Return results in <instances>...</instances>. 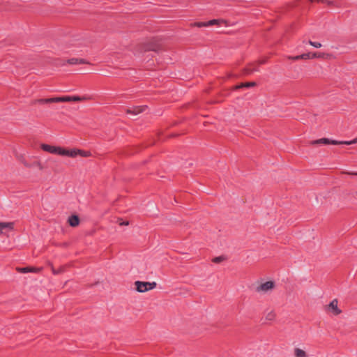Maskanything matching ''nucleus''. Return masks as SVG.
Segmentation results:
<instances>
[{"label": "nucleus", "instance_id": "aec40b11", "mask_svg": "<svg viewBox=\"0 0 357 357\" xmlns=\"http://www.w3.org/2000/svg\"><path fill=\"white\" fill-rule=\"evenodd\" d=\"M65 268H66V267L62 266H60L58 269H55L52 266V271L53 274H54V275H57V274H59V273H61L64 272Z\"/></svg>", "mask_w": 357, "mask_h": 357}, {"label": "nucleus", "instance_id": "412c9836", "mask_svg": "<svg viewBox=\"0 0 357 357\" xmlns=\"http://www.w3.org/2000/svg\"><path fill=\"white\" fill-rule=\"evenodd\" d=\"M275 313L273 311H271L266 315V319L273 321L275 319Z\"/></svg>", "mask_w": 357, "mask_h": 357}, {"label": "nucleus", "instance_id": "c756f323", "mask_svg": "<svg viewBox=\"0 0 357 357\" xmlns=\"http://www.w3.org/2000/svg\"><path fill=\"white\" fill-rule=\"evenodd\" d=\"M266 62V59H263V60H260L258 61V64H264Z\"/></svg>", "mask_w": 357, "mask_h": 357}, {"label": "nucleus", "instance_id": "c85d7f7f", "mask_svg": "<svg viewBox=\"0 0 357 357\" xmlns=\"http://www.w3.org/2000/svg\"><path fill=\"white\" fill-rule=\"evenodd\" d=\"M345 174H347L349 175L357 176V172H345Z\"/></svg>", "mask_w": 357, "mask_h": 357}, {"label": "nucleus", "instance_id": "f03ea898", "mask_svg": "<svg viewBox=\"0 0 357 357\" xmlns=\"http://www.w3.org/2000/svg\"><path fill=\"white\" fill-rule=\"evenodd\" d=\"M41 149L44 151H47L50 153L66 156L67 149L60 147V146H51V145L46 144H42Z\"/></svg>", "mask_w": 357, "mask_h": 357}, {"label": "nucleus", "instance_id": "9d476101", "mask_svg": "<svg viewBox=\"0 0 357 357\" xmlns=\"http://www.w3.org/2000/svg\"><path fill=\"white\" fill-rule=\"evenodd\" d=\"M54 103V97L50 98H39L32 100L31 102V105H34L36 104L43 105V104H50Z\"/></svg>", "mask_w": 357, "mask_h": 357}, {"label": "nucleus", "instance_id": "bb28decb", "mask_svg": "<svg viewBox=\"0 0 357 357\" xmlns=\"http://www.w3.org/2000/svg\"><path fill=\"white\" fill-rule=\"evenodd\" d=\"M22 162L26 167L30 168L32 167V164L27 162L25 160H22Z\"/></svg>", "mask_w": 357, "mask_h": 357}, {"label": "nucleus", "instance_id": "7c9ffc66", "mask_svg": "<svg viewBox=\"0 0 357 357\" xmlns=\"http://www.w3.org/2000/svg\"><path fill=\"white\" fill-rule=\"evenodd\" d=\"M128 222H123L122 223H120V225H128Z\"/></svg>", "mask_w": 357, "mask_h": 357}, {"label": "nucleus", "instance_id": "dca6fc26", "mask_svg": "<svg viewBox=\"0 0 357 357\" xmlns=\"http://www.w3.org/2000/svg\"><path fill=\"white\" fill-rule=\"evenodd\" d=\"M70 65H76V64H86L89 63L85 59H77V58H72L68 60L67 61Z\"/></svg>", "mask_w": 357, "mask_h": 357}, {"label": "nucleus", "instance_id": "a211bd4d", "mask_svg": "<svg viewBox=\"0 0 357 357\" xmlns=\"http://www.w3.org/2000/svg\"><path fill=\"white\" fill-rule=\"evenodd\" d=\"M258 68L255 67V64H250L248 67L245 68L244 73L246 75H249L255 71H258Z\"/></svg>", "mask_w": 357, "mask_h": 357}, {"label": "nucleus", "instance_id": "9b49d317", "mask_svg": "<svg viewBox=\"0 0 357 357\" xmlns=\"http://www.w3.org/2000/svg\"><path fill=\"white\" fill-rule=\"evenodd\" d=\"M147 108L146 106H136L126 109V113L130 114H138Z\"/></svg>", "mask_w": 357, "mask_h": 357}, {"label": "nucleus", "instance_id": "ddd939ff", "mask_svg": "<svg viewBox=\"0 0 357 357\" xmlns=\"http://www.w3.org/2000/svg\"><path fill=\"white\" fill-rule=\"evenodd\" d=\"M68 222L71 227H77L79 224V218L77 215H72L68 218Z\"/></svg>", "mask_w": 357, "mask_h": 357}, {"label": "nucleus", "instance_id": "a878e982", "mask_svg": "<svg viewBox=\"0 0 357 357\" xmlns=\"http://www.w3.org/2000/svg\"><path fill=\"white\" fill-rule=\"evenodd\" d=\"M32 166H36L39 169H43V167L41 164L40 162L39 161H36V162H34L33 164H32Z\"/></svg>", "mask_w": 357, "mask_h": 357}, {"label": "nucleus", "instance_id": "6ab92c4d", "mask_svg": "<svg viewBox=\"0 0 357 357\" xmlns=\"http://www.w3.org/2000/svg\"><path fill=\"white\" fill-rule=\"evenodd\" d=\"M294 356L295 357H307V355L305 351L299 348L294 349Z\"/></svg>", "mask_w": 357, "mask_h": 357}, {"label": "nucleus", "instance_id": "f3484780", "mask_svg": "<svg viewBox=\"0 0 357 357\" xmlns=\"http://www.w3.org/2000/svg\"><path fill=\"white\" fill-rule=\"evenodd\" d=\"M14 228L13 222H0V232H3V230L5 229H8L9 230H13Z\"/></svg>", "mask_w": 357, "mask_h": 357}, {"label": "nucleus", "instance_id": "7ed1b4c3", "mask_svg": "<svg viewBox=\"0 0 357 357\" xmlns=\"http://www.w3.org/2000/svg\"><path fill=\"white\" fill-rule=\"evenodd\" d=\"M135 285L136 287V290L139 292H146L149 290H151L154 289L157 284L155 282H141V281H136L135 282Z\"/></svg>", "mask_w": 357, "mask_h": 357}, {"label": "nucleus", "instance_id": "20e7f679", "mask_svg": "<svg viewBox=\"0 0 357 357\" xmlns=\"http://www.w3.org/2000/svg\"><path fill=\"white\" fill-rule=\"evenodd\" d=\"M78 155L83 158H88L91 156V153L89 151H84L78 149H67L66 156L75 158Z\"/></svg>", "mask_w": 357, "mask_h": 357}, {"label": "nucleus", "instance_id": "393cba45", "mask_svg": "<svg viewBox=\"0 0 357 357\" xmlns=\"http://www.w3.org/2000/svg\"><path fill=\"white\" fill-rule=\"evenodd\" d=\"M357 143V137L351 141H342V144L350 145Z\"/></svg>", "mask_w": 357, "mask_h": 357}, {"label": "nucleus", "instance_id": "39448f33", "mask_svg": "<svg viewBox=\"0 0 357 357\" xmlns=\"http://www.w3.org/2000/svg\"><path fill=\"white\" fill-rule=\"evenodd\" d=\"M89 98L86 96H62V97H54V103L61 102H71V101H84L89 100Z\"/></svg>", "mask_w": 357, "mask_h": 357}, {"label": "nucleus", "instance_id": "cd10ccee", "mask_svg": "<svg viewBox=\"0 0 357 357\" xmlns=\"http://www.w3.org/2000/svg\"><path fill=\"white\" fill-rule=\"evenodd\" d=\"M317 57H321L320 53L314 52L312 54H311V59L312 58H317Z\"/></svg>", "mask_w": 357, "mask_h": 357}, {"label": "nucleus", "instance_id": "f8f14e48", "mask_svg": "<svg viewBox=\"0 0 357 357\" xmlns=\"http://www.w3.org/2000/svg\"><path fill=\"white\" fill-rule=\"evenodd\" d=\"M40 270H41V268L29 267V266L23 267V268H17V271L19 273H30V272L37 273V272H39Z\"/></svg>", "mask_w": 357, "mask_h": 357}, {"label": "nucleus", "instance_id": "f257e3e1", "mask_svg": "<svg viewBox=\"0 0 357 357\" xmlns=\"http://www.w3.org/2000/svg\"><path fill=\"white\" fill-rule=\"evenodd\" d=\"M141 52L153 51L158 52L162 48V43L160 40L157 38H152L146 43L141 44L139 46Z\"/></svg>", "mask_w": 357, "mask_h": 357}, {"label": "nucleus", "instance_id": "0eeeda50", "mask_svg": "<svg viewBox=\"0 0 357 357\" xmlns=\"http://www.w3.org/2000/svg\"><path fill=\"white\" fill-rule=\"evenodd\" d=\"M222 23L226 24V21L224 20L214 19V20H209L206 22H195V23L192 24V25L194 26H197V27H204V26H213V25H220Z\"/></svg>", "mask_w": 357, "mask_h": 357}, {"label": "nucleus", "instance_id": "423d86ee", "mask_svg": "<svg viewBox=\"0 0 357 357\" xmlns=\"http://www.w3.org/2000/svg\"><path fill=\"white\" fill-rule=\"evenodd\" d=\"M337 299H333L328 305H326L324 308L326 311L331 312L333 315H339L342 313V310L338 307Z\"/></svg>", "mask_w": 357, "mask_h": 357}, {"label": "nucleus", "instance_id": "6e6552de", "mask_svg": "<svg viewBox=\"0 0 357 357\" xmlns=\"http://www.w3.org/2000/svg\"><path fill=\"white\" fill-rule=\"evenodd\" d=\"M275 287V282L273 281H267L259 285H258L255 291L259 293V292H268V291L273 289Z\"/></svg>", "mask_w": 357, "mask_h": 357}, {"label": "nucleus", "instance_id": "4468645a", "mask_svg": "<svg viewBox=\"0 0 357 357\" xmlns=\"http://www.w3.org/2000/svg\"><path fill=\"white\" fill-rule=\"evenodd\" d=\"M288 59H291V60H294V61H297L299 59H304V60L310 59H311V54L310 53H305V54L298 55V56H288Z\"/></svg>", "mask_w": 357, "mask_h": 357}, {"label": "nucleus", "instance_id": "1a4fd4ad", "mask_svg": "<svg viewBox=\"0 0 357 357\" xmlns=\"http://www.w3.org/2000/svg\"><path fill=\"white\" fill-rule=\"evenodd\" d=\"M311 144H333L340 145L342 144V141L333 140L328 138H321L319 139L314 140L310 142Z\"/></svg>", "mask_w": 357, "mask_h": 357}, {"label": "nucleus", "instance_id": "b1692460", "mask_svg": "<svg viewBox=\"0 0 357 357\" xmlns=\"http://www.w3.org/2000/svg\"><path fill=\"white\" fill-rule=\"evenodd\" d=\"M308 43L316 48H320L321 47V44L319 42H313L312 40H309Z\"/></svg>", "mask_w": 357, "mask_h": 357}, {"label": "nucleus", "instance_id": "2eb2a0df", "mask_svg": "<svg viewBox=\"0 0 357 357\" xmlns=\"http://www.w3.org/2000/svg\"><path fill=\"white\" fill-rule=\"evenodd\" d=\"M257 85V83L255 82H245V83H241L240 84L236 85L233 87L234 90H238L241 88H249V87H253Z\"/></svg>", "mask_w": 357, "mask_h": 357}, {"label": "nucleus", "instance_id": "5701e85b", "mask_svg": "<svg viewBox=\"0 0 357 357\" xmlns=\"http://www.w3.org/2000/svg\"><path fill=\"white\" fill-rule=\"evenodd\" d=\"M225 259V257H223V256H219V257H214L213 259H212V261L213 263H215V264H219L222 261H223Z\"/></svg>", "mask_w": 357, "mask_h": 357}, {"label": "nucleus", "instance_id": "4be33fe9", "mask_svg": "<svg viewBox=\"0 0 357 357\" xmlns=\"http://www.w3.org/2000/svg\"><path fill=\"white\" fill-rule=\"evenodd\" d=\"M310 1L311 3H313V2H318V3H326L328 6H331V5L333 4V1H328V0H310Z\"/></svg>", "mask_w": 357, "mask_h": 357}]
</instances>
